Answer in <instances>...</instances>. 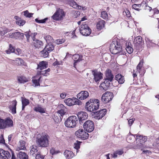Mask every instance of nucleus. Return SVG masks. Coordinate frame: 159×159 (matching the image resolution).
<instances>
[{
	"mask_svg": "<svg viewBox=\"0 0 159 159\" xmlns=\"http://www.w3.org/2000/svg\"><path fill=\"white\" fill-rule=\"evenodd\" d=\"M58 108H60V109L58 111L57 113L60 115V116H62L66 112L67 109L62 104H60L58 106Z\"/></svg>",
	"mask_w": 159,
	"mask_h": 159,
	"instance_id": "nucleus-19",
	"label": "nucleus"
},
{
	"mask_svg": "<svg viewBox=\"0 0 159 159\" xmlns=\"http://www.w3.org/2000/svg\"><path fill=\"white\" fill-rule=\"evenodd\" d=\"M48 74H47L45 70L38 72L37 75H38V76H40V75H43L47 76Z\"/></svg>",
	"mask_w": 159,
	"mask_h": 159,
	"instance_id": "nucleus-52",
	"label": "nucleus"
},
{
	"mask_svg": "<svg viewBox=\"0 0 159 159\" xmlns=\"http://www.w3.org/2000/svg\"><path fill=\"white\" fill-rule=\"evenodd\" d=\"M5 143V141L3 138L2 135L0 136V143Z\"/></svg>",
	"mask_w": 159,
	"mask_h": 159,
	"instance_id": "nucleus-62",
	"label": "nucleus"
},
{
	"mask_svg": "<svg viewBox=\"0 0 159 159\" xmlns=\"http://www.w3.org/2000/svg\"><path fill=\"white\" fill-rule=\"evenodd\" d=\"M107 110L106 109H102L99 111H98L94 113V114L97 116V119L99 120L102 119L105 116Z\"/></svg>",
	"mask_w": 159,
	"mask_h": 159,
	"instance_id": "nucleus-15",
	"label": "nucleus"
},
{
	"mask_svg": "<svg viewBox=\"0 0 159 159\" xmlns=\"http://www.w3.org/2000/svg\"><path fill=\"white\" fill-rule=\"evenodd\" d=\"M50 153L52 155H53L54 154H57L58 153V152L57 151H56L55 149L52 148H51L50 150Z\"/></svg>",
	"mask_w": 159,
	"mask_h": 159,
	"instance_id": "nucleus-61",
	"label": "nucleus"
},
{
	"mask_svg": "<svg viewBox=\"0 0 159 159\" xmlns=\"http://www.w3.org/2000/svg\"><path fill=\"white\" fill-rule=\"evenodd\" d=\"M24 37V34L19 32H17L12 33H10L9 34V38L15 39L18 38L22 39Z\"/></svg>",
	"mask_w": 159,
	"mask_h": 159,
	"instance_id": "nucleus-13",
	"label": "nucleus"
},
{
	"mask_svg": "<svg viewBox=\"0 0 159 159\" xmlns=\"http://www.w3.org/2000/svg\"><path fill=\"white\" fill-rule=\"evenodd\" d=\"M20 144L17 148V150L19 151L20 150H25L26 148L25 147V142L23 140L20 141L19 142Z\"/></svg>",
	"mask_w": 159,
	"mask_h": 159,
	"instance_id": "nucleus-30",
	"label": "nucleus"
},
{
	"mask_svg": "<svg viewBox=\"0 0 159 159\" xmlns=\"http://www.w3.org/2000/svg\"><path fill=\"white\" fill-rule=\"evenodd\" d=\"M83 125L84 129L88 132H92L94 129V123L91 120H88L86 121Z\"/></svg>",
	"mask_w": 159,
	"mask_h": 159,
	"instance_id": "nucleus-8",
	"label": "nucleus"
},
{
	"mask_svg": "<svg viewBox=\"0 0 159 159\" xmlns=\"http://www.w3.org/2000/svg\"><path fill=\"white\" fill-rule=\"evenodd\" d=\"M77 142V143H75L74 148L75 149L78 150L79 148H80V142L78 141H76Z\"/></svg>",
	"mask_w": 159,
	"mask_h": 159,
	"instance_id": "nucleus-55",
	"label": "nucleus"
},
{
	"mask_svg": "<svg viewBox=\"0 0 159 159\" xmlns=\"http://www.w3.org/2000/svg\"><path fill=\"white\" fill-rule=\"evenodd\" d=\"M101 16L102 18L105 20H108L109 18L107 13L105 11L102 12L101 14Z\"/></svg>",
	"mask_w": 159,
	"mask_h": 159,
	"instance_id": "nucleus-43",
	"label": "nucleus"
},
{
	"mask_svg": "<svg viewBox=\"0 0 159 159\" xmlns=\"http://www.w3.org/2000/svg\"><path fill=\"white\" fill-rule=\"evenodd\" d=\"M44 38L47 43H52L53 42V39L49 35H46L44 36Z\"/></svg>",
	"mask_w": 159,
	"mask_h": 159,
	"instance_id": "nucleus-38",
	"label": "nucleus"
},
{
	"mask_svg": "<svg viewBox=\"0 0 159 159\" xmlns=\"http://www.w3.org/2000/svg\"><path fill=\"white\" fill-rule=\"evenodd\" d=\"M105 22L103 20H100L97 23V28L99 30H100L104 27Z\"/></svg>",
	"mask_w": 159,
	"mask_h": 159,
	"instance_id": "nucleus-26",
	"label": "nucleus"
},
{
	"mask_svg": "<svg viewBox=\"0 0 159 159\" xmlns=\"http://www.w3.org/2000/svg\"><path fill=\"white\" fill-rule=\"evenodd\" d=\"M17 102L16 100L12 101L10 105H9V108L11 111V113L12 114H14L16 113V106L17 105Z\"/></svg>",
	"mask_w": 159,
	"mask_h": 159,
	"instance_id": "nucleus-18",
	"label": "nucleus"
},
{
	"mask_svg": "<svg viewBox=\"0 0 159 159\" xmlns=\"http://www.w3.org/2000/svg\"><path fill=\"white\" fill-rule=\"evenodd\" d=\"M4 120L0 118V129H4L5 128Z\"/></svg>",
	"mask_w": 159,
	"mask_h": 159,
	"instance_id": "nucleus-51",
	"label": "nucleus"
},
{
	"mask_svg": "<svg viewBox=\"0 0 159 159\" xmlns=\"http://www.w3.org/2000/svg\"><path fill=\"white\" fill-rule=\"evenodd\" d=\"M24 15L26 17H31L33 14L32 13H29L28 11L27 10L24 11L23 12Z\"/></svg>",
	"mask_w": 159,
	"mask_h": 159,
	"instance_id": "nucleus-53",
	"label": "nucleus"
},
{
	"mask_svg": "<svg viewBox=\"0 0 159 159\" xmlns=\"http://www.w3.org/2000/svg\"><path fill=\"white\" fill-rule=\"evenodd\" d=\"M92 74L93 75L95 82H98L102 78V74L99 72L96 71L95 70H92Z\"/></svg>",
	"mask_w": 159,
	"mask_h": 159,
	"instance_id": "nucleus-12",
	"label": "nucleus"
},
{
	"mask_svg": "<svg viewBox=\"0 0 159 159\" xmlns=\"http://www.w3.org/2000/svg\"><path fill=\"white\" fill-rule=\"evenodd\" d=\"M57 44H59L64 42L65 40L63 39H57L56 41Z\"/></svg>",
	"mask_w": 159,
	"mask_h": 159,
	"instance_id": "nucleus-60",
	"label": "nucleus"
},
{
	"mask_svg": "<svg viewBox=\"0 0 159 159\" xmlns=\"http://www.w3.org/2000/svg\"><path fill=\"white\" fill-rule=\"evenodd\" d=\"M73 56V59L74 60V66L75 67V66L76 65V63L81 61H82L83 56L81 55H79L78 54H75Z\"/></svg>",
	"mask_w": 159,
	"mask_h": 159,
	"instance_id": "nucleus-17",
	"label": "nucleus"
},
{
	"mask_svg": "<svg viewBox=\"0 0 159 159\" xmlns=\"http://www.w3.org/2000/svg\"><path fill=\"white\" fill-rule=\"evenodd\" d=\"M5 128L12 127L13 125L12 120L8 118L4 120Z\"/></svg>",
	"mask_w": 159,
	"mask_h": 159,
	"instance_id": "nucleus-29",
	"label": "nucleus"
},
{
	"mask_svg": "<svg viewBox=\"0 0 159 159\" xmlns=\"http://www.w3.org/2000/svg\"><path fill=\"white\" fill-rule=\"evenodd\" d=\"M77 115L80 124H82L84 120L87 119L88 117V114L85 112H78Z\"/></svg>",
	"mask_w": 159,
	"mask_h": 159,
	"instance_id": "nucleus-11",
	"label": "nucleus"
},
{
	"mask_svg": "<svg viewBox=\"0 0 159 159\" xmlns=\"http://www.w3.org/2000/svg\"><path fill=\"white\" fill-rule=\"evenodd\" d=\"M99 106V101L98 99H90L86 102L85 108L87 111L91 112L97 110Z\"/></svg>",
	"mask_w": 159,
	"mask_h": 159,
	"instance_id": "nucleus-1",
	"label": "nucleus"
},
{
	"mask_svg": "<svg viewBox=\"0 0 159 159\" xmlns=\"http://www.w3.org/2000/svg\"><path fill=\"white\" fill-rule=\"evenodd\" d=\"M137 135H129L128 136V137L127 138V140L129 143H131L132 142L134 141L136 139V138H135V136H136Z\"/></svg>",
	"mask_w": 159,
	"mask_h": 159,
	"instance_id": "nucleus-34",
	"label": "nucleus"
},
{
	"mask_svg": "<svg viewBox=\"0 0 159 159\" xmlns=\"http://www.w3.org/2000/svg\"><path fill=\"white\" fill-rule=\"evenodd\" d=\"M15 52L16 54L19 55L21 53V50L19 48H17L16 51H15Z\"/></svg>",
	"mask_w": 159,
	"mask_h": 159,
	"instance_id": "nucleus-64",
	"label": "nucleus"
},
{
	"mask_svg": "<svg viewBox=\"0 0 159 159\" xmlns=\"http://www.w3.org/2000/svg\"><path fill=\"white\" fill-rule=\"evenodd\" d=\"M41 78V76H38V75H36L33 77L32 81L35 87L40 85L39 82L40 81Z\"/></svg>",
	"mask_w": 159,
	"mask_h": 159,
	"instance_id": "nucleus-23",
	"label": "nucleus"
},
{
	"mask_svg": "<svg viewBox=\"0 0 159 159\" xmlns=\"http://www.w3.org/2000/svg\"><path fill=\"white\" fill-rule=\"evenodd\" d=\"M105 76V80H108L109 82H111L114 78V76L111 73V71L109 69H107L106 70Z\"/></svg>",
	"mask_w": 159,
	"mask_h": 159,
	"instance_id": "nucleus-16",
	"label": "nucleus"
},
{
	"mask_svg": "<svg viewBox=\"0 0 159 159\" xmlns=\"http://www.w3.org/2000/svg\"><path fill=\"white\" fill-rule=\"evenodd\" d=\"M73 105H82V102L78 98H76L73 97Z\"/></svg>",
	"mask_w": 159,
	"mask_h": 159,
	"instance_id": "nucleus-41",
	"label": "nucleus"
},
{
	"mask_svg": "<svg viewBox=\"0 0 159 159\" xmlns=\"http://www.w3.org/2000/svg\"><path fill=\"white\" fill-rule=\"evenodd\" d=\"M0 31L1 35L3 36L7 32L10 31V30L6 27H4L0 30Z\"/></svg>",
	"mask_w": 159,
	"mask_h": 159,
	"instance_id": "nucleus-44",
	"label": "nucleus"
},
{
	"mask_svg": "<svg viewBox=\"0 0 159 159\" xmlns=\"http://www.w3.org/2000/svg\"><path fill=\"white\" fill-rule=\"evenodd\" d=\"M80 33L84 36L89 35L91 32V30L86 23L83 24L80 28Z\"/></svg>",
	"mask_w": 159,
	"mask_h": 159,
	"instance_id": "nucleus-7",
	"label": "nucleus"
},
{
	"mask_svg": "<svg viewBox=\"0 0 159 159\" xmlns=\"http://www.w3.org/2000/svg\"><path fill=\"white\" fill-rule=\"evenodd\" d=\"M41 54L43 55L42 56L44 57H46L48 56L49 52H48V51L44 48V49L41 52Z\"/></svg>",
	"mask_w": 159,
	"mask_h": 159,
	"instance_id": "nucleus-47",
	"label": "nucleus"
},
{
	"mask_svg": "<svg viewBox=\"0 0 159 159\" xmlns=\"http://www.w3.org/2000/svg\"><path fill=\"white\" fill-rule=\"evenodd\" d=\"M65 15L64 12L62 9L58 8L52 16V18L55 20H61Z\"/></svg>",
	"mask_w": 159,
	"mask_h": 159,
	"instance_id": "nucleus-6",
	"label": "nucleus"
},
{
	"mask_svg": "<svg viewBox=\"0 0 159 159\" xmlns=\"http://www.w3.org/2000/svg\"><path fill=\"white\" fill-rule=\"evenodd\" d=\"M89 95L88 92L86 91H82L77 95V97L80 100L86 99Z\"/></svg>",
	"mask_w": 159,
	"mask_h": 159,
	"instance_id": "nucleus-14",
	"label": "nucleus"
},
{
	"mask_svg": "<svg viewBox=\"0 0 159 159\" xmlns=\"http://www.w3.org/2000/svg\"><path fill=\"white\" fill-rule=\"evenodd\" d=\"M53 119L56 122H58L61 120V117L59 118V117H58L57 116L55 115L53 118Z\"/></svg>",
	"mask_w": 159,
	"mask_h": 159,
	"instance_id": "nucleus-59",
	"label": "nucleus"
},
{
	"mask_svg": "<svg viewBox=\"0 0 159 159\" xmlns=\"http://www.w3.org/2000/svg\"><path fill=\"white\" fill-rule=\"evenodd\" d=\"M115 79L120 84H123L125 81L124 76L121 74H118L116 75L115 76Z\"/></svg>",
	"mask_w": 159,
	"mask_h": 159,
	"instance_id": "nucleus-28",
	"label": "nucleus"
},
{
	"mask_svg": "<svg viewBox=\"0 0 159 159\" xmlns=\"http://www.w3.org/2000/svg\"><path fill=\"white\" fill-rule=\"evenodd\" d=\"M15 51V48L12 46L11 44H10L9 49L7 50H6L5 52L7 54H9L11 53L14 52Z\"/></svg>",
	"mask_w": 159,
	"mask_h": 159,
	"instance_id": "nucleus-49",
	"label": "nucleus"
},
{
	"mask_svg": "<svg viewBox=\"0 0 159 159\" xmlns=\"http://www.w3.org/2000/svg\"><path fill=\"white\" fill-rule=\"evenodd\" d=\"M44 157L40 154V153H38V154L36 155L35 158L36 159H43Z\"/></svg>",
	"mask_w": 159,
	"mask_h": 159,
	"instance_id": "nucleus-58",
	"label": "nucleus"
},
{
	"mask_svg": "<svg viewBox=\"0 0 159 159\" xmlns=\"http://www.w3.org/2000/svg\"><path fill=\"white\" fill-rule=\"evenodd\" d=\"M123 153L124 152L122 150H118L114 152L113 154L111 155L113 157L115 158L117 157V155H122Z\"/></svg>",
	"mask_w": 159,
	"mask_h": 159,
	"instance_id": "nucleus-37",
	"label": "nucleus"
},
{
	"mask_svg": "<svg viewBox=\"0 0 159 159\" xmlns=\"http://www.w3.org/2000/svg\"><path fill=\"white\" fill-rule=\"evenodd\" d=\"M141 6V4H134L132 5V7L133 8L137 11H139V8Z\"/></svg>",
	"mask_w": 159,
	"mask_h": 159,
	"instance_id": "nucleus-54",
	"label": "nucleus"
},
{
	"mask_svg": "<svg viewBox=\"0 0 159 159\" xmlns=\"http://www.w3.org/2000/svg\"><path fill=\"white\" fill-rule=\"evenodd\" d=\"M73 97L72 98H69L65 99L64 102L66 105L69 106L73 105Z\"/></svg>",
	"mask_w": 159,
	"mask_h": 159,
	"instance_id": "nucleus-35",
	"label": "nucleus"
},
{
	"mask_svg": "<svg viewBox=\"0 0 159 159\" xmlns=\"http://www.w3.org/2000/svg\"><path fill=\"white\" fill-rule=\"evenodd\" d=\"M110 84L109 81L105 80V81L100 84V88L101 90L106 91L109 88Z\"/></svg>",
	"mask_w": 159,
	"mask_h": 159,
	"instance_id": "nucleus-20",
	"label": "nucleus"
},
{
	"mask_svg": "<svg viewBox=\"0 0 159 159\" xmlns=\"http://www.w3.org/2000/svg\"><path fill=\"white\" fill-rule=\"evenodd\" d=\"M141 5L142 6L144 9L149 11H150L152 9V7L148 6V5L146 4L145 2H142Z\"/></svg>",
	"mask_w": 159,
	"mask_h": 159,
	"instance_id": "nucleus-40",
	"label": "nucleus"
},
{
	"mask_svg": "<svg viewBox=\"0 0 159 159\" xmlns=\"http://www.w3.org/2000/svg\"><path fill=\"white\" fill-rule=\"evenodd\" d=\"M49 137L47 134H42L36 139V142L39 146L42 147H46L49 144Z\"/></svg>",
	"mask_w": 159,
	"mask_h": 159,
	"instance_id": "nucleus-2",
	"label": "nucleus"
},
{
	"mask_svg": "<svg viewBox=\"0 0 159 159\" xmlns=\"http://www.w3.org/2000/svg\"><path fill=\"white\" fill-rule=\"evenodd\" d=\"M78 118L75 116H72L67 118L65 122V125L68 128H74L78 122Z\"/></svg>",
	"mask_w": 159,
	"mask_h": 159,
	"instance_id": "nucleus-4",
	"label": "nucleus"
},
{
	"mask_svg": "<svg viewBox=\"0 0 159 159\" xmlns=\"http://www.w3.org/2000/svg\"><path fill=\"white\" fill-rule=\"evenodd\" d=\"M5 151H6L3 150L2 149H0V157H4Z\"/></svg>",
	"mask_w": 159,
	"mask_h": 159,
	"instance_id": "nucleus-57",
	"label": "nucleus"
},
{
	"mask_svg": "<svg viewBox=\"0 0 159 159\" xmlns=\"http://www.w3.org/2000/svg\"><path fill=\"white\" fill-rule=\"evenodd\" d=\"M135 120V119H130L129 121V126H131V125L134 122V121Z\"/></svg>",
	"mask_w": 159,
	"mask_h": 159,
	"instance_id": "nucleus-63",
	"label": "nucleus"
},
{
	"mask_svg": "<svg viewBox=\"0 0 159 159\" xmlns=\"http://www.w3.org/2000/svg\"><path fill=\"white\" fill-rule=\"evenodd\" d=\"M134 43L136 46H142L144 44V42L143 41L142 38L140 36L136 37L134 39Z\"/></svg>",
	"mask_w": 159,
	"mask_h": 159,
	"instance_id": "nucleus-24",
	"label": "nucleus"
},
{
	"mask_svg": "<svg viewBox=\"0 0 159 159\" xmlns=\"http://www.w3.org/2000/svg\"><path fill=\"white\" fill-rule=\"evenodd\" d=\"M21 99H22V105H24L26 106L29 104L30 102L29 100L25 98H24L23 97H21Z\"/></svg>",
	"mask_w": 159,
	"mask_h": 159,
	"instance_id": "nucleus-48",
	"label": "nucleus"
},
{
	"mask_svg": "<svg viewBox=\"0 0 159 159\" xmlns=\"http://www.w3.org/2000/svg\"><path fill=\"white\" fill-rule=\"evenodd\" d=\"M38 147L37 146L32 145L31 146L30 148V153L32 155H33L35 152L38 151L37 148Z\"/></svg>",
	"mask_w": 159,
	"mask_h": 159,
	"instance_id": "nucleus-39",
	"label": "nucleus"
},
{
	"mask_svg": "<svg viewBox=\"0 0 159 159\" xmlns=\"http://www.w3.org/2000/svg\"><path fill=\"white\" fill-rule=\"evenodd\" d=\"M64 154L66 158V159H71L74 156V153L72 152L67 150L64 152Z\"/></svg>",
	"mask_w": 159,
	"mask_h": 159,
	"instance_id": "nucleus-27",
	"label": "nucleus"
},
{
	"mask_svg": "<svg viewBox=\"0 0 159 159\" xmlns=\"http://www.w3.org/2000/svg\"><path fill=\"white\" fill-rule=\"evenodd\" d=\"M137 142L136 146L138 148L144 147L145 142L147 140V136H142L139 134L137 135L136 137Z\"/></svg>",
	"mask_w": 159,
	"mask_h": 159,
	"instance_id": "nucleus-5",
	"label": "nucleus"
},
{
	"mask_svg": "<svg viewBox=\"0 0 159 159\" xmlns=\"http://www.w3.org/2000/svg\"><path fill=\"white\" fill-rule=\"evenodd\" d=\"M145 41L147 45L149 47L152 46L154 44V43L152 42V40L148 38H145Z\"/></svg>",
	"mask_w": 159,
	"mask_h": 159,
	"instance_id": "nucleus-46",
	"label": "nucleus"
},
{
	"mask_svg": "<svg viewBox=\"0 0 159 159\" xmlns=\"http://www.w3.org/2000/svg\"><path fill=\"white\" fill-rule=\"evenodd\" d=\"M70 6L74 8H76L77 7H78L79 9L81 8V7L80 6H78L76 2L74 1L70 2Z\"/></svg>",
	"mask_w": 159,
	"mask_h": 159,
	"instance_id": "nucleus-50",
	"label": "nucleus"
},
{
	"mask_svg": "<svg viewBox=\"0 0 159 159\" xmlns=\"http://www.w3.org/2000/svg\"><path fill=\"white\" fill-rule=\"evenodd\" d=\"M110 50L112 54H116L118 53H120V54H122V46L116 40L113 41L111 44Z\"/></svg>",
	"mask_w": 159,
	"mask_h": 159,
	"instance_id": "nucleus-3",
	"label": "nucleus"
},
{
	"mask_svg": "<svg viewBox=\"0 0 159 159\" xmlns=\"http://www.w3.org/2000/svg\"><path fill=\"white\" fill-rule=\"evenodd\" d=\"M11 155L10 153L8 151H6L5 152L4 157L7 159L10 158Z\"/></svg>",
	"mask_w": 159,
	"mask_h": 159,
	"instance_id": "nucleus-56",
	"label": "nucleus"
},
{
	"mask_svg": "<svg viewBox=\"0 0 159 159\" xmlns=\"http://www.w3.org/2000/svg\"><path fill=\"white\" fill-rule=\"evenodd\" d=\"M34 110L36 111L39 112L41 113L45 112V110L40 105H38L37 107H35Z\"/></svg>",
	"mask_w": 159,
	"mask_h": 159,
	"instance_id": "nucleus-36",
	"label": "nucleus"
},
{
	"mask_svg": "<svg viewBox=\"0 0 159 159\" xmlns=\"http://www.w3.org/2000/svg\"><path fill=\"white\" fill-rule=\"evenodd\" d=\"M75 135L78 138L84 140L87 139L89 136V134L85 132L83 129H79L75 132Z\"/></svg>",
	"mask_w": 159,
	"mask_h": 159,
	"instance_id": "nucleus-10",
	"label": "nucleus"
},
{
	"mask_svg": "<svg viewBox=\"0 0 159 159\" xmlns=\"http://www.w3.org/2000/svg\"><path fill=\"white\" fill-rule=\"evenodd\" d=\"M25 21L21 19H19L17 21H16V24L20 26H23L25 23Z\"/></svg>",
	"mask_w": 159,
	"mask_h": 159,
	"instance_id": "nucleus-42",
	"label": "nucleus"
},
{
	"mask_svg": "<svg viewBox=\"0 0 159 159\" xmlns=\"http://www.w3.org/2000/svg\"><path fill=\"white\" fill-rule=\"evenodd\" d=\"M17 157L20 159H29L26 153L22 152H20L18 154Z\"/></svg>",
	"mask_w": 159,
	"mask_h": 159,
	"instance_id": "nucleus-32",
	"label": "nucleus"
},
{
	"mask_svg": "<svg viewBox=\"0 0 159 159\" xmlns=\"http://www.w3.org/2000/svg\"><path fill=\"white\" fill-rule=\"evenodd\" d=\"M143 65V60H141L139 63L138 65L137 66V70L136 72L134 70L133 72V77L134 78L137 76V73H140L142 67Z\"/></svg>",
	"mask_w": 159,
	"mask_h": 159,
	"instance_id": "nucleus-22",
	"label": "nucleus"
},
{
	"mask_svg": "<svg viewBox=\"0 0 159 159\" xmlns=\"http://www.w3.org/2000/svg\"><path fill=\"white\" fill-rule=\"evenodd\" d=\"M48 66V62L44 61H42L40 62L39 64L38 65V69L40 70H42L47 67Z\"/></svg>",
	"mask_w": 159,
	"mask_h": 159,
	"instance_id": "nucleus-25",
	"label": "nucleus"
},
{
	"mask_svg": "<svg viewBox=\"0 0 159 159\" xmlns=\"http://www.w3.org/2000/svg\"><path fill=\"white\" fill-rule=\"evenodd\" d=\"M44 48L48 51V52H50L54 49V46L52 43H47Z\"/></svg>",
	"mask_w": 159,
	"mask_h": 159,
	"instance_id": "nucleus-31",
	"label": "nucleus"
},
{
	"mask_svg": "<svg viewBox=\"0 0 159 159\" xmlns=\"http://www.w3.org/2000/svg\"><path fill=\"white\" fill-rule=\"evenodd\" d=\"M32 45L36 48H39L43 46V43L41 41L34 39L32 42Z\"/></svg>",
	"mask_w": 159,
	"mask_h": 159,
	"instance_id": "nucleus-21",
	"label": "nucleus"
},
{
	"mask_svg": "<svg viewBox=\"0 0 159 159\" xmlns=\"http://www.w3.org/2000/svg\"><path fill=\"white\" fill-rule=\"evenodd\" d=\"M18 80L19 82L20 83H24L27 81L26 78L24 76H23L19 77L18 79Z\"/></svg>",
	"mask_w": 159,
	"mask_h": 159,
	"instance_id": "nucleus-45",
	"label": "nucleus"
},
{
	"mask_svg": "<svg viewBox=\"0 0 159 159\" xmlns=\"http://www.w3.org/2000/svg\"><path fill=\"white\" fill-rule=\"evenodd\" d=\"M126 51L129 53L131 54L133 52V49L132 45L130 43L128 42L126 43Z\"/></svg>",
	"mask_w": 159,
	"mask_h": 159,
	"instance_id": "nucleus-33",
	"label": "nucleus"
},
{
	"mask_svg": "<svg viewBox=\"0 0 159 159\" xmlns=\"http://www.w3.org/2000/svg\"><path fill=\"white\" fill-rule=\"evenodd\" d=\"M113 97V94L112 93L107 92L102 95L101 100L104 103H106L111 100Z\"/></svg>",
	"mask_w": 159,
	"mask_h": 159,
	"instance_id": "nucleus-9",
	"label": "nucleus"
}]
</instances>
